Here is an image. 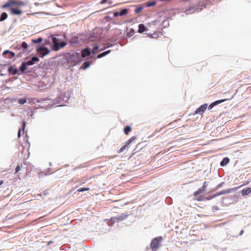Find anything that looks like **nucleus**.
I'll use <instances>...</instances> for the list:
<instances>
[{"label": "nucleus", "instance_id": "obj_1", "mask_svg": "<svg viewBox=\"0 0 251 251\" xmlns=\"http://www.w3.org/2000/svg\"><path fill=\"white\" fill-rule=\"evenodd\" d=\"M162 240V237H157L152 240L150 245L152 251H156L158 249L160 246V242Z\"/></svg>", "mask_w": 251, "mask_h": 251}, {"label": "nucleus", "instance_id": "obj_2", "mask_svg": "<svg viewBox=\"0 0 251 251\" xmlns=\"http://www.w3.org/2000/svg\"><path fill=\"white\" fill-rule=\"evenodd\" d=\"M22 4V2L17 1L14 0H9L4 4L1 6V8L3 9L11 8L16 5H21Z\"/></svg>", "mask_w": 251, "mask_h": 251}, {"label": "nucleus", "instance_id": "obj_3", "mask_svg": "<svg viewBox=\"0 0 251 251\" xmlns=\"http://www.w3.org/2000/svg\"><path fill=\"white\" fill-rule=\"evenodd\" d=\"M37 52L39 54V56L43 57L47 55L50 52V50L46 47H40L37 49Z\"/></svg>", "mask_w": 251, "mask_h": 251}, {"label": "nucleus", "instance_id": "obj_4", "mask_svg": "<svg viewBox=\"0 0 251 251\" xmlns=\"http://www.w3.org/2000/svg\"><path fill=\"white\" fill-rule=\"evenodd\" d=\"M207 107V104L206 103L201 105L200 107L197 109L195 111L196 114H202L205 111Z\"/></svg>", "mask_w": 251, "mask_h": 251}, {"label": "nucleus", "instance_id": "obj_5", "mask_svg": "<svg viewBox=\"0 0 251 251\" xmlns=\"http://www.w3.org/2000/svg\"><path fill=\"white\" fill-rule=\"evenodd\" d=\"M10 13L14 15H20L22 13V11L19 8H11L9 9Z\"/></svg>", "mask_w": 251, "mask_h": 251}, {"label": "nucleus", "instance_id": "obj_6", "mask_svg": "<svg viewBox=\"0 0 251 251\" xmlns=\"http://www.w3.org/2000/svg\"><path fill=\"white\" fill-rule=\"evenodd\" d=\"M66 44L62 42L59 43H57L56 44L53 45V50L55 51H57L60 50V48H63L66 46Z\"/></svg>", "mask_w": 251, "mask_h": 251}, {"label": "nucleus", "instance_id": "obj_7", "mask_svg": "<svg viewBox=\"0 0 251 251\" xmlns=\"http://www.w3.org/2000/svg\"><path fill=\"white\" fill-rule=\"evenodd\" d=\"M130 142H131L130 140H128V141H126L125 143V144L120 149V150L118 151V152L119 153H122L128 150V148H129L128 146H129Z\"/></svg>", "mask_w": 251, "mask_h": 251}, {"label": "nucleus", "instance_id": "obj_8", "mask_svg": "<svg viewBox=\"0 0 251 251\" xmlns=\"http://www.w3.org/2000/svg\"><path fill=\"white\" fill-rule=\"evenodd\" d=\"M39 61V59L37 57L34 56L31 58V60L25 62L26 66H30L33 65L35 62Z\"/></svg>", "mask_w": 251, "mask_h": 251}, {"label": "nucleus", "instance_id": "obj_9", "mask_svg": "<svg viewBox=\"0 0 251 251\" xmlns=\"http://www.w3.org/2000/svg\"><path fill=\"white\" fill-rule=\"evenodd\" d=\"M81 52L82 53L81 56L82 58L88 56L91 54L90 50L88 48L82 50Z\"/></svg>", "mask_w": 251, "mask_h": 251}, {"label": "nucleus", "instance_id": "obj_10", "mask_svg": "<svg viewBox=\"0 0 251 251\" xmlns=\"http://www.w3.org/2000/svg\"><path fill=\"white\" fill-rule=\"evenodd\" d=\"M226 99L221 100H217V101H215L212 102L209 105L208 109L209 110L211 109L214 106H215L217 104H219L223 102H224L225 101H226Z\"/></svg>", "mask_w": 251, "mask_h": 251}, {"label": "nucleus", "instance_id": "obj_11", "mask_svg": "<svg viewBox=\"0 0 251 251\" xmlns=\"http://www.w3.org/2000/svg\"><path fill=\"white\" fill-rule=\"evenodd\" d=\"M251 193V188H246L242 190V194L243 196L248 195Z\"/></svg>", "mask_w": 251, "mask_h": 251}, {"label": "nucleus", "instance_id": "obj_12", "mask_svg": "<svg viewBox=\"0 0 251 251\" xmlns=\"http://www.w3.org/2000/svg\"><path fill=\"white\" fill-rule=\"evenodd\" d=\"M21 48H24L23 52L24 53H25L27 51V48H28V46H27V44H26V43H25V42H23L22 44L21 47H19L18 49L19 50H20Z\"/></svg>", "mask_w": 251, "mask_h": 251}, {"label": "nucleus", "instance_id": "obj_13", "mask_svg": "<svg viewBox=\"0 0 251 251\" xmlns=\"http://www.w3.org/2000/svg\"><path fill=\"white\" fill-rule=\"evenodd\" d=\"M138 27V32L140 33H142L146 30V28L145 27L144 25L143 24H139Z\"/></svg>", "mask_w": 251, "mask_h": 251}, {"label": "nucleus", "instance_id": "obj_14", "mask_svg": "<svg viewBox=\"0 0 251 251\" xmlns=\"http://www.w3.org/2000/svg\"><path fill=\"white\" fill-rule=\"evenodd\" d=\"M9 73H11L12 75H16L18 74V70L16 68H14L12 66H10L8 69Z\"/></svg>", "mask_w": 251, "mask_h": 251}, {"label": "nucleus", "instance_id": "obj_15", "mask_svg": "<svg viewBox=\"0 0 251 251\" xmlns=\"http://www.w3.org/2000/svg\"><path fill=\"white\" fill-rule=\"evenodd\" d=\"M25 122H23V124H22V129H21V128L19 129L18 133V137L19 138H20V137L21 136V131L22 130L23 131V133L24 132V130H25Z\"/></svg>", "mask_w": 251, "mask_h": 251}, {"label": "nucleus", "instance_id": "obj_16", "mask_svg": "<svg viewBox=\"0 0 251 251\" xmlns=\"http://www.w3.org/2000/svg\"><path fill=\"white\" fill-rule=\"evenodd\" d=\"M8 17V15L6 13L3 12L0 17V22H2L5 20H6Z\"/></svg>", "mask_w": 251, "mask_h": 251}, {"label": "nucleus", "instance_id": "obj_17", "mask_svg": "<svg viewBox=\"0 0 251 251\" xmlns=\"http://www.w3.org/2000/svg\"><path fill=\"white\" fill-rule=\"evenodd\" d=\"M131 128L128 126H125L124 128V133L126 135H128V133L131 131Z\"/></svg>", "mask_w": 251, "mask_h": 251}, {"label": "nucleus", "instance_id": "obj_18", "mask_svg": "<svg viewBox=\"0 0 251 251\" xmlns=\"http://www.w3.org/2000/svg\"><path fill=\"white\" fill-rule=\"evenodd\" d=\"M10 54L11 55V56L9 57V58H12V57H14L15 56V54L14 52L6 50H5L3 52V54Z\"/></svg>", "mask_w": 251, "mask_h": 251}, {"label": "nucleus", "instance_id": "obj_19", "mask_svg": "<svg viewBox=\"0 0 251 251\" xmlns=\"http://www.w3.org/2000/svg\"><path fill=\"white\" fill-rule=\"evenodd\" d=\"M229 160L228 158H225L221 162L220 164L222 166H224V165L227 164L229 162Z\"/></svg>", "mask_w": 251, "mask_h": 251}, {"label": "nucleus", "instance_id": "obj_20", "mask_svg": "<svg viewBox=\"0 0 251 251\" xmlns=\"http://www.w3.org/2000/svg\"><path fill=\"white\" fill-rule=\"evenodd\" d=\"M26 65L25 63V62H23L21 66L20 67V71L22 72H24L26 70Z\"/></svg>", "mask_w": 251, "mask_h": 251}, {"label": "nucleus", "instance_id": "obj_21", "mask_svg": "<svg viewBox=\"0 0 251 251\" xmlns=\"http://www.w3.org/2000/svg\"><path fill=\"white\" fill-rule=\"evenodd\" d=\"M90 65V62L88 61H86L83 64V65L81 68L82 69L85 70V69H87L88 67H89Z\"/></svg>", "mask_w": 251, "mask_h": 251}, {"label": "nucleus", "instance_id": "obj_22", "mask_svg": "<svg viewBox=\"0 0 251 251\" xmlns=\"http://www.w3.org/2000/svg\"><path fill=\"white\" fill-rule=\"evenodd\" d=\"M110 52V50H107V51H105L104 52H102V53L99 54L98 55L97 57L98 58H100L101 57H102L105 56L106 55L108 54Z\"/></svg>", "mask_w": 251, "mask_h": 251}, {"label": "nucleus", "instance_id": "obj_23", "mask_svg": "<svg viewBox=\"0 0 251 251\" xmlns=\"http://www.w3.org/2000/svg\"><path fill=\"white\" fill-rule=\"evenodd\" d=\"M203 191H204L203 188H200L197 191L194 193V195L195 196H198L199 194H201Z\"/></svg>", "mask_w": 251, "mask_h": 251}, {"label": "nucleus", "instance_id": "obj_24", "mask_svg": "<svg viewBox=\"0 0 251 251\" xmlns=\"http://www.w3.org/2000/svg\"><path fill=\"white\" fill-rule=\"evenodd\" d=\"M27 100L25 98H21L18 100V103L21 104H24L26 102Z\"/></svg>", "mask_w": 251, "mask_h": 251}, {"label": "nucleus", "instance_id": "obj_25", "mask_svg": "<svg viewBox=\"0 0 251 251\" xmlns=\"http://www.w3.org/2000/svg\"><path fill=\"white\" fill-rule=\"evenodd\" d=\"M43 41V39L41 37L38 38L37 39H32V43L37 44L40 43Z\"/></svg>", "mask_w": 251, "mask_h": 251}, {"label": "nucleus", "instance_id": "obj_26", "mask_svg": "<svg viewBox=\"0 0 251 251\" xmlns=\"http://www.w3.org/2000/svg\"><path fill=\"white\" fill-rule=\"evenodd\" d=\"M128 10L127 9H123L119 13L120 16H123L127 13Z\"/></svg>", "mask_w": 251, "mask_h": 251}, {"label": "nucleus", "instance_id": "obj_27", "mask_svg": "<svg viewBox=\"0 0 251 251\" xmlns=\"http://www.w3.org/2000/svg\"><path fill=\"white\" fill-rule=\"evenodd\" d=\"M89 190V188L88 187H85V188H79L77 191V192H83V191H87Z\"/></svg>", "mask_w": 251, "mask_h": 251}, {"label": "nucleus", "instance_id": "obj_28", "mask_svg": "<svg viewBox=\"0 0 251 251\" xmlns=\"http://www.w3.org/2000/svg\"><path fill=\"white\" fill-rule=\"evenodd\" d=\"M98 49H99V47L97 46H95V47H93V48L92 49V53L95 54Z\"/></svg>", "mask_w": 251, "mask_h": 251}, {"label": "nucleus", "instance_id": "obj_29", "mask_svg": "<svg viewBox=\"0 0 251 251\" xmlns=\"http://www.w3.org/2000/svg\"><path fill=\"white\" fill-rule=\"evenodd\" d=\"M57 41H58V40L56 37H52V41L53 45H55V44H56L57 43H58Z\"/></svg>", "mask_w": 251, "mask_h": 251}, {"label": "nucleus", "instance_id": "obj_30", "mask_svg": "<svg viewBox=\"0 0 251 251\" xmlns=\"http://www.w3.org/2000/svg\"><path fill=\"white\" fill-rule=\"evenodd\" d=\"M106 2H108L110 4L112 3V2L110 1H109L108 0H102L100 3V4H102Z\"/></svg>", "mask_w": 251, "mask_h": 251}, {"label": "nucleus", "instance_id": "obj_31", "mask_svg": "<svg viewBox=\"0 0 251 251\" xmlns=\"http://www.w3.org/2000/svg\"><path fill=\"white\" fill-rule=\"evenodd\" d=\"M155 4V2L153 1V2H151L148 3L147 6H154Z\"/></svg>", "mask_w": 251, "mask_h": 251}, {"label": "nucleus", "instance_id": "obj_32", "mask_svg": "<svg viewBox=\"0 0 251 251\" xmlns=\"http://www.w3.org/2000/svg\"><path fill=\"white\" fill-rule=\"evenodd\" d=\"M114 17H116L119 15V13L118 12H115L113 13Z\"/></svg>", "mask_w": 251, "mask_h": 251}, {"label": "nucleus", "instance_id": "obj_33", "mask_svg": "<svg viewBox=\"0 0 251 251\" xmlns=\"http://www.w3.org/2000/svg\"><path fill=\"white\" fill-rule=\"evenodd\" d=\"M20 167L19 166H17L15 169V171L16 173H18L19 171H20Z\"/></svg>", "mask_w": 251, "mask_h": 251}, {"label": "nucleus", "instance_id": "obj_34", "mask_svg": "<svg viewBox=\"0 0 251 251\" xmlns=\"http://www.w3.org/2000/svg\"><path fill=\"white\" fill-rule=\"evenodd\" d=\"M206 187V182H205L203 184V186L201 188H203L204 189H205V187Z\"/></svg>", "mask_w": 251, "mask_h": 251}, {"label": "nucleus", "instance_id": "obj_35", "mask_svg": "<svg viewBox=\"0 0 251 251\" xmlns=\"http://www.w3.org/2000/svg\"><path fill=\"white\" fill-rule=\"evenodd\" d=\"M243 233H244V230H242L240 231V234H239V235H241Z\"/></svg>", "mask_w": 251, "mask_h": 251}, {"label": "nucleus", "instance_id": "obj_36", "mask_svg": "<svg viewBox=\"0 0 251 251\" xmlns=\"http://www.w3.org/2000/svg\"><path fill=\"white\" fill-rule=\"evenodd\" d=\"M3 181L2 180H0V186L2 184H3Z\"/></svg>", "mask_w": 251, "mask_h": 251}, {"label": "nucleus", "instance_id": "obj_37", "mask_svg": "<svg viewBox=\"0 0 251 251\" xmlns=\"http://www.w3.org/2000/svg\"><path fill=\"white\" fill-rule=\"evenodd\" d=\"M137 158H139V157H140V155H137Z\"/></svg>", "mask_w": 251, "mask_h": 251}, {"label": "nucleus", "instance_id": "obj_38", "mask_svg": "<svg viewBox=\"0 0 251 251\" xmlns=\"http://www.w3.org/2000/svg\"><path fill=\"white\" fill-rule=\"evenodd\" d=\"M133 157V156H130V158H132Z\"/></svg>", "mask_w": 251, "mask_h": 251}]
</instances>
